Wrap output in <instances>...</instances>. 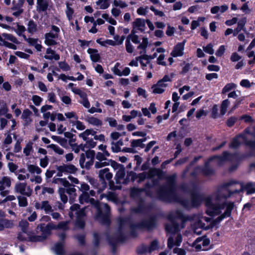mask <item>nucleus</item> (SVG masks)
<instances>
[{
    "mask_svg": "<svg viewBox=\"0 0 255 255\" xmlns=\"http://www.w3.org/2000/svg\"><path fill=\"white\" fill-rule=\"evenodd\" d=\"M179 188L184 193L189 194L190 199L180 197L176 194V203L180 204L186 210L199 207L202 203L206 201V203L211 202L210 198H206L204 194L199 191V186L195 181L181 184Z\"/></svg>",
    "mask_w": 255,
    "mask_h": 255,
    "instance_id": "nucleus-1",
    "label": "nucleus"
},
{
    "mask_svg": "<svg viewBox=\"0 0 255 255\" xmlns=\"http://www.w3.org/2000/svg\"><path fill=\"white\" fill-rule=\"evenodd\" d=\"M157 221L156 216L152 215L147 219L142 220L139 222L130 224L129 225L130 235L132 237L136 238L138 236L137 230L152 231L157 227Z\"/></svg>",
    "mask_w": 255,
    "mask_h": 255,
    "instance_id": "nucleus-2",
    "label": "nucleus"
},
{
    "mask_svg": "<svg viewBox=\"0 0 255 255\" xmlns=\"http://www.w3.org/2000/svg\"><path fill=\"white\" fill-rule=\"evenodd\" d=\"M90 202L97 209L96 220L103 225L110 226L111 223L110 219L111 208L110 206L107 203L104 204L105 212L103 213L100 206V203L98 200L91 198Z\"/></svg>",
    "mask_w": 255,
    "mask_h": 255,
    "instance_id": "nucleus-3",
    "label": "nucleus"
},
{
    "mask_svg": "<svg viewBox=\"0 0 255 255\" xmlns=\"http://www.w3.org/2000/svg\"><path fill=\"white\" fill-rule=\"evenodd\" d=\"M156 195L160 201L168 203L175 202V191L163 185L156 190Z\"/></svg>",
    "mask_w": 255,
    "mask_h": 255,
    "instance_id": "nucleus-4",
    "label": "nucleus"
},
{
    "mask_svg": "<svg viewBox=\"0 0 255 255\" xmlns=\"http://www.w3.org/2000/svg\"><path fill=\"white\" fill-rule=\"evenodd\" d=\"M113 174L110 171L109 168L101 169L98 172V178L100 182L101 187H99V192H102L107 188V181L112 179Z\"/></svg>",
    "mask_w": 255,
    "mask_h": 255,
    "instance_id": "nucleus-5",
    "label": "nucleus"
},
{
    "mask_svg": "<svg viewBox=\"0 0 255 255\" xmlns=\"http://www.w3.org/2000/svg\"><path fill=\"white\" fill-rule=\"evenodd\" d=\"M150 208V206L146 205L145 200L140 197L137 202V206L131 209V212L134 214H144Z\"/></svg>",
    "mask_w": 255,
    "mask_h": 255,
    "instance_id": "nucleus-6",
    "label": "nucleus"
},
{
    "mask_svg": "<svg viewBox=\"0 0 255 255\" xmlns=\"http://www.w3.org/2000/svg\"><path fill=\"white\" fill-rule=\"evenodd\" d=\"M17 239L21 242H30L32 243L43 242L46 239V237L39 235L30 236L26 238L22 233H19L17 237Z\"/></svg>",
    "mask_w": 255,
    "mask_h": 255,
    "instance_id": "nucleus-7",
    "label": "nucleus"
},
{
    "mask_svg": "<svg viewBox=\"0 0 255 255\" xmlns=\"http://www.w3.org/2000/svg\"><path fill=\"white\" fill-rule=\"evenodd\" d=\"M142 192H144L145 195L148 197H151L152 192L151 191H148L144 185L142 188L133 187L130 190V195L132 198L137 197L140 196Z\"/></svg>",
    "mask_w": 255,
    "mask_h": 255,
    "instance_id": "nucleus-8",
    "label": "nucleus"
},
{
    "mask_svg": "<svg viewBox=\"0 0 255 255\" xmlns=\"http://www.w3.org/2000/svg\"><path fill=\"white\" fill-rule=\"evenodd\" d=\"M147 179H152L155 176L159 178H165V172L160 168H152L149 169L148 172H146Z\"/></svg>",
    "mask_w": 255,
    "mask_h": 255,
    "instance_id": "nucleus-9",
    "label": "nucleus"
},
{
    "mask_svg": "<svg viewBox=\"0 0 255 255\" xmlns=\"http://www.w3.org/2000/svg\"><path fill=\"white\" fill-rule=\"evenodd\" d=\"M251 156V154L248 153H241L238 152L232 153V162H235L236 163L240 164L241 161Z\"/></svg>",
    "mask_w": 255,
    "mask_h": 255,
    "instance_id": "nucleus-10",
    "label": "nucleus"
},
{
    "mask_svg": "<svg viewBox=\"0 0 255 255\" xmlns=\"http://www.w3.org/2000/svg\"><path fill=\"white\" fill-rule=\"evenodd\" d=\"M125 240V236L122 233H121L117 237H109L108 241L111 246H117L119 242H123Z\"/></svg>",
    "mask_w": 255,
    "mask_h": 255,
    "instance_id": "nucleus-11",
    "label": "nucleus"
},
{
    "mask_svg": "<svg viewBox=\"0 0 255 255\" xmlns=\"http://www.w3.org/2000/svg\"><path fill=\"white\" fill-rule=\"evenodd\" d=\"M165 176L164 180H166V182L162 185L175 191V173H173L170 176H168L165 172Z\"/></svg>",
    "mask_w": 255,
    "mask_h": 255,
    "instance_id": "nucleus-12",
    "label": "nucleus"
},
{
    "mask_svg": "<svg viewBox=\"0 0 255 255\" xmlns=\"http://www.w3.org/2000/svg\"><path fill=\"white\" fill-rule=\"evenodd\" d=\"M87 52L90 55V59L92 62H98L100 61L101 56L98 53V50L97 49L89 48L87 50Z\"/></svg>",
    "mask_w": 255,
    "mask_h": 255,
    "instance_id": "nucleus-13",
    "label": "nucleus"
},
{
    "mask_svg": "<svg viewBox=\"0 0 255 255\" xmlns=\"http://www.w3.org/2000/svg\"><path fill=\"white\" fill-rule=\"evenodd\" d=\"M48 5L47 0H37L36 10L38 12L46 11Z\"/></svg>",
    "mask_w": 255,
    "mask_h": 255,
    "instance_id": "nucleus-14",
    "label": "nucleus"
},
{
    "mask_svg": "<svg viewBox=\"0 0 255 255\" xmlns=\"http://www.w3.org/2000/svg\"><path fill=\"white\" fill-rule=\"evenodd\" d=\"M151 179V183H150L149 182H147L144 184L145 187L148 191H151V189L153 187L158 186H159V187L160 186L159 185L160 180H163L165 179V178H159L158 177H157V178H153L152 179Z\"/></svg>",
    "mask_w": 255,
    "mask_h": 255,
    "instance_id": "nucleus-15",
    "label": "nucleus"
},
{
    "mask_svg": "<svg viewBox=\"0 0 255 255\" xmlns=\"http://www.w3.org/2000/svg\"><path fill=\"white\" fill-rule=\"evenodd\" d=\"M214 157L220 160L221 161H232V153L228 152V151H224L222 152L221 155H214Z\"/></svg>",
    "mask_w": 255,
    "mask_h": 255,
    "instance_id": "nucleus-16",
    "label": "nucleus"
},
{
    "mask_svg": "<svg viewBox=\"0 0 255 255\" xmlns=\"http://www.w3.org/2000/svg\"><path fill=\"white\" fill-rule=\"evenodd\" d=\"M26 184L25 183H18L15 186V190L16 192L19 193L22 195H25L28 197L31 195V192H25V188Z\"/></svg>",
    "mask_w": 255,
    "mask_h": 255,
    "instance_id": "nucleus-17",
    "label": "nucleus"
},
{
    "mask_svg": "<svg viewBox=\"0 0 255 255\" xmlns=\"http://www.w3.org/2000/svg\"><path fill=\"white\" fill-rule=\"evenodd\" d=\"M46 53L47 54H51V55H45L44 56V58L48 60L54 59L56 61H58L60 59V57L58 54L55 53V51L53 50L51 48H48L46 49Z\"/></svg>",
    "mask_w": 255,
    "mask_h": 255,
    "instance_id": "nucleus-18",
    "label": "nucleus"
},
{
    "mask_svg": "<svg viewBox=\"0 0 255 255\" xmlns=\"http://www.w3.org/2000/svg\"><path fill=\"white\" fill-rule=\"evenodd\" d=\"M61 167H62L64 173L75 174L78 170L77 167L72 164H63L61 165Z\"/></svg>",
    "mask_w": 255,
    "mask_h": 255,
    "instance_id": "nucleus-19",
    "label": "nucleus"
},
{
    "mask_svg": "<svg viewBox=\"0 0 255 255\" xmlns=\"http://www.w3.org/2000/svg\"><path fill=\"white\" fill-rule=\"evenodd\" d=\"M247 22V18L244 17L240 19L238 22L237 27L234 29L233 35L236 36L242 29H244Z\"/></svg>",
    "mask_w": 255,
    "mask_h": 255,
    "instance_id": "nucleus-20",
    "label": "nucleus"
},
{
    "mask_svg": "<svg viewBox=\"0 0 255 255\" xmlns=\"http://www.w3.org/2000/svg\"><path fill=\"white\" fill-rule=\"evenodd\" d=\"M176 219L181 220L182 224H185L186 222L192 220V218L189 215L184 214L181 211L176 210Z\"/></svg>",
    "mask_w": 255,
    "mask_h": 255,
    "instance_id": "nucleus-21",
    "label": "nucleus"
},
{
    "mask_svg": "<svg viewBox=\"0 0 255 255\" xmlns=\"http://www.w3.org/2000/svg\"><path fill=\"white\" fill-rule=\"evenodd\" d=\"M125 175V167L124 166L121 169H119L117 172L115 177L116 183L117 184H120L121 183V180L124 178Z\"/></svg>",
    "mask_w": 255,
    "mask_h": 255,
    "instance_id": "nucleus-22",
    "label": "nucleus"
},
{
    "mask_svg": "<svg viewBox=\"0 0 255 255\" xmlns=\"http://www.w3.org/2000/svg\"><path fill=\"white\" fill-rule=\"evenodd\" d=\"M64 244L63 242H58L54 245V250L57 255H64L65 254Z\"/></svg>",
    "mask_w": 255,
    "mask_h": 255,
    "instance_id": "nucleus-23",
    "label": "nucleus"
},
{
    "mask_svg": "<svg viewBox=\"0 0 255 255\" xmlns=\"http://www.w3.org/2000/svg\"><path fill=\"white\" fill-rule=\"evenodd\" d=\"M119 223V229L121 230L123 229L124 226L126 224L129 225L131 224V220L130 217H120L118 220Z\"/></svg>",
    "mask_w": 255,
    "mask_h": 255,
    "instance_id": "nucleus-24",
    "label": "nucleus"
},
{
    "mask_svg": "<svg viewBox=\"0 0 255 255\" xmlns=\"http://www.w3.org/2000/svg\"><path fill=\"white\" fill-rule=\"evenodd\" d=\"M12 226L13 223L11 221L0 218V231H2L4 228H11Z\"/></svg>",
    "mask_w": 255,
    "mask_h": 255,
    "instance_id": "nucleus-25",
    "label": "nucleus"
},
{
    "mask_svg": "<svg viewBox=\"0 0 255 255\" xmlns=\"http://www.w3.org/2000/svg\"><path fill=\"white\" fill-rule=\"evenodd\" d=\"M93 244L94 247L97 248H99L102 240V236L101 234L98 232H95L93 234Z\"/></svg>",
    "mask_w": 255,
    "mask_h": 255,
    "instance_id": "nucleus-26",
    "label": "nucleus"
},
{
    "mask_svg": "<svg viewBox=\"0 0 255 255\" xmlns=\"http://www.w3.org/2000/svg\"><path fill=\"white\" fill-rule=\"evenodd\" d=\"M230 101L229 99H225L222 102L220 107V115L222 116H223L226 113Z\"/></svg>",
    "mask_w": 255,
    "mask_h": 255,
    "instance_id": "nucleus-27",
    "label": "nucleus"
},
{
    "mask_svg": "<svg viewBox=\"0 0 255 255\" xmlns=\"http://www.w3.org/2000/svg\"><path fill=\"white\" fill-rule=\"evenodd\" d=\"M185 42L186 40H184L182 42L176 44V57L181 56L183 55Z\"/></svg>",
    "mask_w": 255,
    "mask_h": 255,
    "instance_id": "nucleus-28",
    "label": "nucleus"
},
{
    "mask_svg": "<svg viewBox=\"0 0 255 255\" xmlns=\"http://www.w3.org/2000/svg\"><path fill=\"white\" fill-rule=\"evenodd\" d=\"M241 136V135H239L234 137L229 144V147L233 149L238 148L241 145V142L239 139V137Z\"/></svg>",
    "mask_w": 255,
    "mask_h": 255,
    "instance_id": "nucleus-29",
    "label": "nucleus"
},
{
    "mask_svg": "<svg viewBox=\"0 0 255 255\" xmlns=\"http://www.w3.org/2000/svg\"><path fill=\"white\" fill-rule=\"evenodd\" d=\"M1 37H3L4 39L9 40L15 44H19V42L17 38L11 34L3 33L1 34Z\"/></svg>",
    "mask_w": 255,
    "mask_h": 255,
    "instance_id": "nucleus-30",
    "label": "nucleus"
},
{
    "mask_svg": "<svg viewBox=\"0 0 255 255\" xmlns=\"http://www.w3.org/2000/svg\"><path fill=\"white\" fill-rule=\"evenodd\" d=\"M74 238L80 245L82 246L86 245V235L85 234H77L75 236Z\"/></svg>",
    "mask_w": 255,
    "mask_h": 255,
    "instance_id": "nucleus-31",
    "label": "nucleus"
},
{
    "mask_svg": "<svg viewBox=\"0 0 255 255\" xmlns=\"http://www.w3.org/2000/svg\"><path fill=\"white\" fill-rule=\"evenodd\" d=\"M110 0H98L96 1V4L98 5H100V9H105L108 8L110 5Z\"/></svg>",
    "mask_w": 255,
    "mask_h": 255,
    "instance_id": "nucleus-32",
    "label": "nucleus"
},
{
    "mask_svg": "<svg viewBox=\"0 0 255 255\" xmlns=\"http://www.w3.org/2000/svg\"><path fill=\"white\" fill-rule=\"evenodd\" d=\"M16 25L17 28L13 27L12 31L15 32L18 36H23V34L22 33L26 30L25 27L22 25H20L18 23H16Z\"/></svg>",
    "mask_w": 255,
    "mask_h": 255,
    "instance_id": "nucleus-33",
    "label": "nucleus"
},
{
    "mask_svg": "<svg viewBox=\"0 0 255 255\" xmlns=\"http://www.w3.org/2000/svg\"><path fill=\"white\" fill-rule=\"evenodd\" d=\"M87 121L90 124L98 127L101 126L103 125L102 121L94 117L89 118Z\"/></svg>",
    "mask_w": 255,
    "mask_h": 255,
    "instance_id": "nucleus-34",
    "label": "nucleus"
},
{
    "mask_svg": "<svg viewBox=\"0 0 255 255\" xmlns=\"http://www.w3.org/2000/svg\"><path fill=\"white\" fill-rule=\"evenodd\" d=\"M37 229H39L40 231L42 233L44 236H46V235H49L51 234V231L49 229L47 228L46 225L45 226V224H40L37 226Z\"/></svg>",
    "mask_w": 255,
    "mask_h": 255,
    "instance_id": "nucleus-35",
    "label": "nucleus"
},
{
    "mask_svg": "<svg viewBox=\"0 0 255 255\" xmlns=\"http://www.w3.org/2000/svg\"><path fill=\"white\" fill-rule=\"evenodd\" d=\"M102 38H98L96 40L97 43L100 44L102 46H106V44L112 46H115L117 44L116 42L111 39H106L105 41H102Z\"/></svg>",
    "mask_w": 255,
    "mask_h": 255,
    "instance_id": "nucleus-36",
    "label": "nucleus"
},
{
    "mask_svg": "<svg viewBox=\"0 0 255 255\" xmlns=\"http://www.w3.org/2000/svg\"><path fill=\"white\" fill-rule=\"evenodd\" d=\"M237 85L233 83H228L223 88L222 90V94H225L232 90L235 89Z\"/></svg>",
    "mask_w": 255,
    "mask_h": 255,
    "instance_id": "nucleus-37",
    "label": "nucleus"
},
{
    "mask_svg": "<svg viewBox=\"0 0 255 255\" xmlns=\"http://www.w3.org/2000/svg\"><path fill=\"white\" fill-rule=\"evenodd\" d=\"M37 30V24L33 20H30L28 23L27 31L30 33H33Z\"/></svg>",
    "mask_w": 255,
    "mask_h": 255,
    "instance_id": "nucleus-38",
    "label": "nucleus"
},
{
    "mask_svg": "<svg viewBox=\"0 0 255 255\" xmlns=\"http://www.w3.org/2000/svg\"><path fill=\"white\" fill-rule=\"evenodd\" d=\"M28 170L31 173H36L37 174H40L42 172V170L38 166L30 164L28 165Z\"/></svg>",
    "mask_w": 255,
    "mask_h": 255,
    "instance_id": "nucleus-39",
    "label": "nucleus"
},
{
    "mask_svg": "<svg viewBox=\"0 0 255 255\" xmlns=\"http://www.w3.org/2000/svg\"><path fill=\"white\" fill-rule=\"evenodd\" d=\"M145 20L140 18H137L135 21L132 22L133 28L145 27Z\"/></svg>",
    "mask_w": 255,
    "mask_h": 255,
    "instance_id": "nucleus-40",
    "label": "nucleus"
},
{
    "mask_svg": "<svg viewBox=\"0 0 255 255\" xmlns=\"http://www.w3.org/2000/svg\"><path fill=\"white\" fill-rule=\"evenodd\" d=\"M201 172L205 176L213 175L215 174V170L212 168H202L201 167Z\"/></svg>",
    "mask_w": 255,
    "mask_h": 255,
    "instance_id": "nucleus-41",
    "label": "nucleus"
},
{
    "mask_svg": "<svg viewBox=\"0 0 255 255\" xmlns=\"http://www.w3.org/2000/svg\"><path fill=\"white\" fill-rule=\"evenodd\" d=\"M165 230L168 233H170L173 236L175 235V225L174 226V224H166Z\"/></svg>",
    "mask_w": 255,
    "mask_h": 255,
    "instance_id": "nucleus-42",
    "label": "nucleus"
},
{
    "mask_svg": "<svg viewBox=\"0 0 255 255\" xmlns=\"http://www.w3.org/2000/svg\"><path fill=\"white\" fill-rule=\"evenodd\" d=\"M41 209H44L46 213L53 211L52 207L48 201H43L41 202Z\"/></svg>",
    "mask_w": 255,
    "mask_h": 255,
    "instance_id": "nucleus-43",
    "label": "nucleus"
},
{
    "mask_svg": "<svg viewBox=\"0 0 255 255\" xmlns=\"http://www.w3.org/2000/svg\"><path fill=\"white\" fill-rule=\"evenodd\" d=\"M0 185H3L5 187H9L11 186V179L8 176H3L0 180Z\"/></svg>",
    "mask_w": 255,
    "mask_h": 255,
    "instance_id": "nucleus-44",
    "label": "nucleus"
},
{
    "mask_svg": "<svg viewBox=\"0 0 255 255\" xmlns=\"http://www.w3.org/2000/svg\"><path fill=\"white\" fill-rule=\"evenodd\" d=\"M245 189L247 194H252L255 193V186L251 183H247L245 187Z\"/></svg>",
    "mask_w": 255,
    "mask_h": 255,
    "instance_id": "nucleus-45",
    "label": "nucleus"
},
{
    "mask_svg": "<svg viewBox=\"0 0 255 255\" xmlns=\"http://www.w3.org/2000/svg\"><path fill=\"white\" fill-rule=\"evenodd\" d=\"M148 38L147 37H143L142 42L139 44V45L137 46V48L138 49H142L144 52H145V50L148 46Z\"/></svg>",
    "mask_w": 255,
    "mask_h": 255,
    "instance_id": "nucleus-46",
    "label": "nucleus"
},
{
    "mask_svg": "<svg viewBox=\"0 0 255 255\" xmlns=\"http://www.w3.org/2000/svg\"><path fill=\"white\" fill-rule=\"evenodd\" d=\"M47 148H50L52 149L56 153L62 155L64 153V150L62 148H60L57 145L54 144H51L47 146Z\"/></svg>",
    "mask_w": 255,
    "mask_h": 255,
    "instance_id": "nucleus-47",
    "label": "nucleus"
},
{
    "mask_svg": "<svg viewBox=\"0 0 255 255\" xmlns=\"http://www.w3.org/2000/svg\"><path fill=\"white\" fill-rule=\"evenodd\" d=\"M67 6V10L66 11V16L69 20H71L72 19L73 14L74 13V9L70 7L69 3L67 2L66 3Z\"/></svg>",
    "mask_w": 255,
    "mask_h": 255,
    "instance_id": "nucleus-48",
    "label": "nucleus"
},
{
    "mask_svg": "<svg viewBox=\"0 0 255 255\" xmlns=\"http://www.w3.org/2000/svg\"><path fill=\"white\" fill-rule=\"evenodd\" d=\"M17 199L18 200L19 206L24 207L28 205L27 200L25 197L18 196Z\"/></svg>",
    "mask_w": 255,
    "mask_h": 255,
    "instance_id": "nucleus-49",
    "label": "nucleus"
},
{
    "mask_svg": "<svg viewBox=\"0 0 255 255\" xmlns=\"http://www.w3.org/2000/svg\"><path fill=\"white\" fill-rule=\"evenodd\" d=\"M24 0H18L17 2H16V1L13 0L12 2L13 6L12 7V10H16L17 9L21 8L24 3Z\"/></svg>",
    "mask_w": 255,
    "mask_h": 255,
    "instance_id": "nucleus-50",
    "label": "nucleus"
},
{
    "mask_svg": "<svg viewBox=\"0 0 255 255\" xmlns=\"http://www.w3.org/2000/svg\"><path fill=\"white\" fill-rule=\"evenodd\" d=\"M103 197H106L108 201H114L116 200V199L117 198V196H116L115 193L114 192H109V193H108V194L107 195L105 194H103L101 195V199Z\"/></svg>",
    "mask_w": 255,
    "mask_h": 255,
    "instance_id": "nucleus-51",
    "label": "nucleus"
},
{
    "mask_svg": "<svg viewBox=\"0 0 255 255\" xmlns=\"http://www.w3.org/2000/svg\"><path fill=\"white\" fill-rule=\"evenodd\" d=\"M238 120V118L235 116H232L229 118L226 121V124L227 127H232Z\"/></svg>",
    "mask_w": 255,
    "mask_h": 255,
    "instance_id": "nucleus-52",
    "label": "nucleus"
},
{
    "mask_svg": "<svg viewBox=\"0 0 255 255\" xmlns=\"http://www.w3.org/2000/svg\"><path fill=\"white\" fill-rule=\"evenodd\" d=\"M148 247L142 244L141 246L138 247L136 249V253L138 255H143L148 252Z\"/></svg>",
    "mask_w": 255,
    "mask_h": 255,
    "instance_id": "nucleus-53",
    "label": "nucleus"
},
{
    "mask_svg": "<svg viewBox=\"0 0 255 255\" xmlns=\"http://www.w3.org/2000/svg\"><path fill=\"white\" fill-rule=\"evenodd\" d=\"M23 39L26 41L30 46H34L38 40V38H27L25 35H23Z\"/></svg>",
    "mask_w": 255,
    "mask_h": 255,
    "instance_id": "nucleus-54",
    "label": "nucleus"
},
{
    "mask_svg": "<svg viewBox=\"0 0 255 255\" xmlns=\"http://www.w3.org/2000/svg\"><path fill=\"white\" fill-rule=\"evenodd\" d=\"M32 142H29L26 144L25 147L24 148L23 153L25 155L28 156L30 154V152L32 150Z\"/></svg>",
    "mask_w": 255,
    "mask_h": 255,
    "instance_id": "nucleus-55",
    "label": "nucleus"
},
{
    "mask_svg": "<svg viewBox=\"0 0 255 255\" xmlns=\"http://www.w3.org/2000/svg\"><path fill=\"white\" fill-rule=\"evenodd\" d=\"M85 222L83 219L80 218H77L75 222V225L77 228L81 229H83L85 227Z\"/></svg>",
    "mask_w": 255,
    "mask_h": 255,
    "instance_id": "nucleus-56",
    "label": "nucleus"
},
{
    "mask_svg": "<svg viewBox=\"0 0 255 255\" xmlns=\"http://www.w3.org/2000/svg\"><path fill=\"white\" fill-rule=\"evenodd\" d=\"M109 162H110L111 166L115 170H117L118 169H121V168L124 167V165H123L122 164H120L113 159H110V160H109Z\"/></svg>",
    "mask_w": 255,
    "mask_h": 255,
    "instance_id": "nucleus-57",
    "label": "nucleus"
},
{
    "mask_svg": "<svg viewBox=\"0 0 255 255\" xmlns=\"http://www.w3.org/2000/svg\"><path fill=\"white\" fill-rule=\"evenodd\" d=\"M126 48L127 51L129 53H132L133 51V48L130 43V39L128 38L126 40Z\"/></svg>",
    "mask_w": 255,
    "mask_h": 255,
    "instance_id": "nucleus-58",
    "label": "nucleus"
},
{
    "mask_svg": "<svg viewBox=\"0 0 255 255\" xmlns=\"http://www.w3.org/2000/svg\"><path fill=\"white\" fill-rule=\"evenodd\" d=\"M167 220L171 222L172 224H175V211H171L166 217Z\"/></svg>",
    "mask_w": 255,
    "mask_h": 255,
    "instance_id": "nucleus-59",
    "label": "nucleus"
},
{
    "mask_svg": "<svg viewBox=\"0 0 255 255\" xmlns=\"http://www.w3.org/2000/svg\"><path fill=\"white\" fill-rule=\"evenodd\" d=\"M218 117V108L217 105H214L211 109V117L213 119H217Z\"/></svg>",
    "mask_w": 255,
    "mask_h": 255,
    "instance_id": "nucleus-60",
    "label": "nucleus"
},
{
    "mask_svg": "<svg viewBox=\"0 0 255 255\" xmlns=\"http://www.w3.org/2000/svg\"><path fill=\"white\" fill-rule=\"evenodd\" d=\"M158 241L156 240H153L150 243V246L148 247V253H151L152 251L155 250L158 247Z\"/></svg>",
    "mask_w": 255,
    "mask_h": 255,
    "instance_id": "nucleus-61",
    "label": "nucleus"
},
{
    "mask_svg": "<svg viewBox=\"0 0 255 255\" xmlns=\"http://www.w3.org/2000/svg\"><path fill=\"white\" fill-rule=\"evenodd\" d=\"M151 89H152L153 93L154 94H160L163 93L165 91L162 88L154 84L152 86Z\"/></svg>",
    "mask_w": 255,
    "mask_h": 255,
    "instance_id": "nucleus-62",
    "label": "nucleus"
},
{
    "mask_svg": "<svg viewBox=\"0 0 255 255\" xmlns=\"http://www.w3.org/2000/svg\"><path fill=\"white\" fill-rule=\"evenodd\" d=\"M137 182L140 183L143 182L146 179H147V175L146 172H143L138 174Z\"/></svg>",
    "mask_w": 255,
    "mask_h": 255,
    "instance_id": "nucleus-63",
    "label": "nucleus"
},
{
    "mask_svg": "<svg viewBox=\"0 0 255 255\" xmlns=\"http://www.w3.org/2000/svg\"><path fill=\"white\" fill-rule=\"evenodd\" d=\"M89 199V194L86 192L79 196V200L80 204H83L84 202H88Z\"/></svg>",
    "mask_w": 255,
    "mask_h": 255,
    "instance_id": "nucleus-64",
    "label": "nucleus"
}]
</instances>
